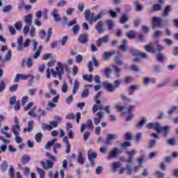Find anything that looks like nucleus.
<instances>
[{
  "label": "nucleus",
  "instance_id": "1",
  "mask_svg": "<svg viewBox=\"0 0 178 178\" xmlns=\"http://www.w3.org/2000/svg\"><path fill=\"white\" fill-rule=\"evenodd\" d=\"M120 84H122V79L114 81V86L108 81H105L103 83V87L106 88L108 92H113V91L116 90V88H119V87H120Z\"/></svg>",
  "mask_w": 178,
  "mask_h": 178
},
{
  "label": "nucleus",
  "instance_id": "2",
  "mask_svg": "<svg viewBox=\"0 0 178 178\" xmlns=\"http://www.w3.org/2000/svg\"><path fill=\"white\" fill-rule=\"evenodd\" d=\"M29 80V83H33L34 81V76L33 74H17L15 78L14 79V83H19L20 80L25 81Z\"/></svg>",
  "mask_w": 178,
  "mask_h": 178
},
{
  "label": "nucleus",
  "instance_id": "3",
  "mask_svg": "<svg viewBox=\"0 0 178 178\" xmlns=\"http://www.w3.org/2000/svg\"><path fill=\"white\" fill-rule=\"evenodd\" d=\"M147 129H153L154 130H156V131L158 133V134H161L162 133V126L159 122H150L147 124L146 125Z\"/></svg>",
  "mask_w": 178,
  "mask_h": 178
},
{
  "label": "nucleus",
  "instance_id": "4",
  "mask_svg": "<svg viewBox=\"0 0 178 178\" xmlns=\"http://www.w3.org/2000/svg\"><path fill=\"white\" fill-rule=\"evenodd\" d=\"M138 152V150L137 149H133V150H127L126 154H127L128 159L125 160V162H127L128 163H132L134 161L135 155Z\"/></svg>",
  "mask_w": 178,
  "mask_h": 178
},
{
  "label": "nucleus",
  "instance_id": "5",
  "mask_svg": "<svg viewBox=\"0 0 178 178\" xmlns=\"http://www.w3.org/2000/svg\"><path fill=\"white\" fill-rule=\"evenodd\" d=\"M15 124L13 126V133L15 136H19V131H20V122H19V118L15 117Z\"/></svg>",
  "mask_w": 178,
  "mask_h": 178
},
{
  "label": "nucleus",
  "instance_id": "6",
  "mask_svg": "<svg viewBox=\"0 0 178 178\" xmlns=\"http://www.w3.org/2000/svg\"><path fill=\"white\" fill-rule=\"evenodd\" d=\"M152 25L153 27H161L163 26V19L159 17H153Z\"/></svg>",
  "mask_w": 178,
  "mask_h": 178
},
{
  "label": "nucleus",
  "instance_id": "7",
  "mask_svg": "<svg viewBox=\"0 0 178 178\" xmlns=\"http://www.w3.org/2000/svg\"><path fill=\"white\" fill-rule=\"evenodd\" d=\"M109 42V35H106L102 38H99L97 41V47H99L102 44Z\"/></svg>",
  "mask_w": 178,
  "mask_h": 178
},
{
  "label": "nucleus",
  "instance_id": "8",
  "mask_svg": "<svg viewBox=\"0 0 178 178\" xmlns=\"http://www.w3.org/2000/svg\"><path fill=\"white\" fill-rule=\"evenodd\" d=\"M40 165L45 170H48L49 169H52V168H54V162L51 161L50 160H47V163H45L44 161H41Z\"/></svg>",
  "mask_w": 178,
  "mask_h": 178
},
{
  "label": "nucleus",
  "instance_id": "9",
  "mask_svg": "<svg viewBox=\"0 0 178 178\" xmlns=\"http://www.w3.org/2000/svg\"><path fill=\"white\" fill-rule=\"evenodd\" d=\"M78 41L80 42V44H87V42H88V34H80L78 38Z\"/></svg>",
  "mask_w": 178,
  "mask_h": 178
},
{
  "label": "nucleus",
  "instance_id": "10",
  "mask_svg": "<svg viewBox=\"0 0 178 178\" xmlns=\"http://www.w3.org/2000/svg\"><path fill=\"white\" fill-rule=\"evenodd\" d=\"M95 29H96L98 34H102V33H104V31H105V24H104L102 23V21H99L97 24Z\"/></svg>",
  "mask_w": 178,
  "mask_h": 178
},
{
  "label": "nucleus",
  "instance_id": "11",
  "mask_svg": "<svg viewBox=\"0 0 178 178\" xmlns=\"http://www.w3.org/2000/svg\"><path fill=\"white\" fill-rule=\"evenodd\" d=\"M34 129V120H30L28 122V127L27 128H24L23 130V133L26 134L27 133H30L31 131H33Z\"/></svg>",
  "mask_w": 178,
  "mask_h": 178
},
{
  "label": "nucleus",
  "instance_id": "12",
  "mask_svg": "<svg viewBox=\"0 0 178 178\" xmlns=\"http://www.w3.org/2000/svg\"><path fill=\"white\" fill-rule=\"evenodd\" d=\"M102 17V15L99 14L97 16L95 15L94 13H90V24H92V23L99 20Z\"/></svg>",
  "mask_w": 178,
  "mask_h": 178
},
{
  "label": "nucleus",
  "instance_id": "13",
  "mask_svg": "<svg viewBox=\"0 0 178 178\" xmlns=\"http://www.w3.org/2000/svg\"><path fill=\"white\" fill-rule=\"evenodd\" d=\"M51 15L55 22H60L62 20V17L58 14V10L56 8L53 10Z\"/></svg>",
  "mask_w": 178,
  "mask_h": 178
},
{
  "label": "nucleus",
  "instance_id": "14",
  "mask_svg": "<svg viewBox=\"0 0 178 178\" xmlns=\"http://www.w3.org/2000/svg\"><path fill=\"white\" fill-rule=\"evenodd\" d=\"M97 152H93L90 154V165L94 166L95 165V159H97Z\"/></svg>",
  "mask_w": 178,
  "mask_h": 178
},
{
  "label": "nucleus",
  "instance_id": "15",
  "mask_svg": "<svg viewBox=\"0 0 178 178\" xmlns=\"http://www.w3.org/2000/svg\"><path fill=\"white\" fill-rule=\"evenodd\" d=\"M115 138H118V136L115 134H108L104 144L106 145H109V144H111V141H112V140H115Z\"/></svg>",
  "mask_w": 178,
  "mask_h": 178
},
{
  "label": "nucleus",
  "instance_id": "16",
  "mask_svg": "<svg viewBox=\"0 0 178 178\" xmlns=\"http://www.w3.org/2000/svg\"><path fill=\"white\" fill-rule=\"evenodd\" d=\"M54 119L56 121H50V124L51 126V127H58V126L59 125V122H60V117L59 116H55Z\"/></svg>",
  "mask_w": 178,
  "mask_h": 178
},
{
  "label": "nucleus",
  "instance_id": "17",
  "mask_svg": "<svg viewBox=\"0 0 178 178\" xmlns=\"http://www.w3.org/2000/svg\"><path fill=\"white\" fill-rule=\"evenodd\" d=\"M140 88V86L138 85H131L129 87V95H133L134 92L137 91V90Z\"/></svg>",
  "mask_w": 178,
  "mask_h": 178
},
{
  "label": "nucleus",
  "instance_id": "18",
  "mask_svg": "<svg viewBox=\"0 0 178 178\" xmlns=\"http://www.w3.org/2000/svg\"><path fill=\"white\" fill-rule=\"evenodd\" d=\"M127 40L124 39L122 40V44L119 46V49L122 52H127Z\"/></svg>",
  "mask_w": 178,
  "mask_h": 178
},
{
  "label": "nucleus",
  "instance_id": "19",
  "mask_svg": "<svg viewBox=\"0 0 178 178\" xmlns=\"http://www.w3.org/2000/svg\"><path fill=\"white\" fill-rule=\"evenodd\" d=\"M145 51L147 52H152V54H156V49H155V47L151 45V44H147L145 47Z\"/></svg>",
  "mask_w": 178,
  "mask_h": 178
},
{
  "label": "nucleus",
  "instance_id": "20",
  "mask_svg": "<svg viewBox=\"0 0 178 178\" xmlns=\"http://www.w3.org/2000/svg\"><path fill=\"white\" fill-rule=\"evenodd\" d=\"M165 59H166V56L163 53L159 52L156 56V60L158 62L162 63L163 60H165Z\"/></svg>",
  "mask_w": 178,
  "mask_h": 178
},
{
  "label": "nucleus",
  "instance_id": "21",
  "mask_svg": "<svg viewBox=\"0 0 178 178\" xmlns=\"http://www.w3.org/2000/svg\"><path fill=\"white\" fill-rule=\"evenodd\" d=\"M8 161H3V162L0 165V169L1 172L4 173V172H6V170H8Z\"/></svg>",
  "mask_w": 178,
  "mask_h": 178
},
{
  "label": "nucleus",
  "instance_id": "22",
  "mask_svg": "<svg viewBox=\"0 0 178 178\" xmlns=\"http://www.w3.org/2000/svg\"><path fill=\"white\" fill-rule=\"evenodd\" d=\"M171 10H172V6H167L163 10V17H168Z\"/></svg>",
  "mask_w": 178,
  "mask_h": 178
},
{
  "label": "nucleus",
  "instance_id": "23",
  "mask_svg": "<svg viewBox=\"0 0 178 178\" xmlns=\"http://www.w3.org/2000/svg\"><path fill=\"white\" fill-rule=\"evenodd\" d=\"M79 87H80V82H79L78 81H74V86L72 89V93L74 95L77 94V91H79Z\"/></svg>",
  "mask_w": 178,
  "mask_h": 178
},
{
  "label": "nucleus",
  "instance_id": "24",
  "mask_svg": "<svg viewBox=\"0 0 178 178\" xmlns=\"http://www.w3.org/2000/svg\"><path fill=\"white\" fill-rule=\"evenodd\" d=\"M118 151H119V149L118 148H115L113 149V151H112L110 153V154L107 157V159H108V161H109L110 159H112V158H116V156H118Z\"/></svg>",
  "mask_w": 178,
  "mask_h": 178
},
{
  "label": "nucleus",
  "instance_id": "25",
  "mask_svg": "<svg viewBox=\"0 0 178 178\" xmlns=\"http://www.w3.org/2000/svg\"><path fill=\"white\" fill-rule=\"evenodd\" d=\"M147 123V118L143 117L141 120L136 124V127H137L138 129H140V127H143V126H144V124H145Z\"/></svg>",
  "mask_w": 178,
  "mask_h": 178
},
{
  "label": "nucleus",
  "instance_id": "26",
  "mask_svg": "<svg viewBox=\"0 0 178 178\" xmlns=\"http://www.w3.org/2000/svg\"><path fill=\"white\" fill-rule=\"evenodd\" d=\"M129 15H127V14H124L122 15L121 18L120 19V22L121 23V24H126V23H127V22H129Z\"/></svg>",
  "mask_w": 178,
  "mask_h": 178
},
{
  "label": "nucleus",
  "instance_id": "27",
  "mask_svg": "<svg viewBox=\"0 0 178 178\" xmlns=\"http://www.w3.org/2000/svg\"><path fill=\"white\" fill-rule=\"evenodd\" d=\"M24 19L25 23L27 24V26H31V19H33V15L29 14L24 17Z\"/></svg>",
  "mask_w": 178,
  "mask_h": 178
},
{
  "label": "nucleus",
  "instance_id": "28",
  "mask_svg": "<svg viewBox=\"0 0 178 178\" xmlns=\"http://www.w3.org/2000/svg\"><path fill=\"white\" fill-rule=\"evenodd\" d=\"M170 129H172L169 126H165V127H161V133L163 131V136H168L169 134V132L170 131Z\"/></svg>",
  "mask_w": 178,
  "mask_h": 178
},
{
  "label": "nucleus",
  "instance_id": "29",
  "mask_svg": "<svg viewBox=\"0 0 178 178\" xmlns=\"http://www.w3.org/2000/svg\"><path fill=\"white\" fill-rule=\"evenodd\" d=\"M30 159H31V158H30V156L24 155L22 156L21 162L22 165H26V163H29V162H30Z\"/></svg>",
  "mask_w": 178,
  "mask_h": 178
},
{
  "label": "nucleus",
  "instance_id": "30",
  "mask_svg": "<svg viewBox=\"0 0 178 178\" xmlns=\"http://www.w3.org/2000/svg\"><path fill=\"white\" fill-rule=\"evenodd\" d=\"M42 137H44V135L41 132H38L35 136V140L36 143H41L42 140Z\"/></svg>",
  "mask_w": 178,
  "mask_h": 178
},
{
  "label": "nucleus",
  "instance_id": "31",
  "mask_svg": "<svg viewBox=\"0 0 178 178\" xmlns=\"http://www.w3.org/2000/svg\"><path fill=\"white\" fill-rule=\"evenodd\" d=\"M144 81L145 86H148V84H154L156 81V79L155 78H145Z\"/></svg>",
  "mask_w": 178,
  "mask_h": 178
},
{
  "label": "nucleus",
  "instance_id": "32",
  "mask_svg": "<svg viewBox=\"0 0 178 178\" xmlns=\"http://www.w3.org/2000/svg\"><path fill=\"white\" fill-rule=\"evenodd\" d=\"M77 162L80 165H84V156H83L82 152H79Z\"/></svg>",
  "mask_w": 178,
  "mask_h": 178
},
{
  "label": "nucleus",
  "instance_id": "33",
  "mask_svg": "<svg viewBox=\"0 0 178 178\" xmlns=\"http://www.w3.org/2000/svg\"><path fill=\"white\" fill-rule=\"evenodd\" d=\"M127 37L130 40H133V38H136V31H129L127 33Z\"/></svg>",
  "mask_w": 178,
  "mask_h": 178
},
{
  "label": "nucleus",
  "instance_id": "34",
  "mask_svg": "<svg viewBox=\"0 0 178 178\" xmlns=\"http://www.w3.org/2000/svg\"><path fill=\"white\" fill-rule=\"evenodd\" d=\"M36 170H37V172L39 173V175H40L39 178H44L45 177V171H44V170L37 167Z\"/></svg>",
  "mask_w": 178,
  "mask_h": 178
},
{
  "label": "nucleus",
  "instance_id": "35",
  "mask_svg": "<svg viewBox=\"0 0 178 178\" xmlns=\"http://www.w3.org/2000/svg\"><path fill=\"white\" fill-rule=\"evenodd\" d=\"M102 105L95 104L92 108V113H95L96 112H98V111H102Z\"/></svg>",
  "mask_w": 178,
  "mask_h": 178
},
{
  "label": "nucleus",
  "instance_id": "36",
  "mask_svg": "<svg viewBox=\"0 0 178 178\" xmlns=\"http://www.w3.org/2000/svg\"><path fill=\"white\" fill-rule=\"evenodd\" d=\"M90 129V120H88L87 124H82L81 127V132L84 133V131L86 129Z\"/></svg>",
  "mask_w": 178,
  "mask_h": 178
},
{
  "label": "nucleus",
  "instance_id": "37",
  "mask_svg": "<svg viewBox=\"0 0 178 178\" xmlns=\"http://www.w3.org/2000/svg\"><path fill=\"white\" fill-rule=\"evenodd\" d=\"M107 26L108 27V30H113V28L115 27V22L111 19H108L107 21Z\"/></svg>",
  "mask_w": 178,
  "mask_h": 178
},
{
  "label": "nucleus",
  "instance_id": "38",
  "mask_svg": "<svg viewBox=\"0 0 178 178\" xmlns=\"http://www.w3.org/2000/svg\"><path fill=\"white\" fill-rule=\"evenodd\" d=\"M57 65H58V70L60 72V74L61 76L63 73H65V67H63V65H62V63L60 62H58Z\"/></svg>",
  "mask_w": 178,
  "mask_h": 178
},
{
  "label": "nucleus",
  "instance_id": "39",
  "mask_svg": "<svg viewBox=\"0 0 178 178\" xmlns=\"http://www.w3.org/2000/svg\"><path fill=\"white\" fill-rule=\"evenodd\" d=\"M15 27L16 30H18V31H19V30H22V28L23 27V23H22V21H18L15 22Z\"/></svg>",
  "mask_w": 178,
  "mask_h": 178
},
{
  "label": "nucleus",
  "instance_id": "40",
  "mask_svg": "<svg viewBox=\"0 0 178 178\" xmlns=\"http://www.w3.org/2000/svg\"><path fill=\"white\" fill-rule=\"evenodd\" d=\"M56 71H54V70H51L52 76L54 77H56V76H60V72H59V67H56Z\"/></svg>",
  "mask_w": 178,
  "mask_h": 178
},
{
  "label": "nucleus",
  "instance_id": "41",
  "mask_svg": "<svg viewBox=\"0 0 178 178\" xmlns=\"http://www.w3.org/2000/svg\"><path fill=\"white\" fill-rule=\"evenodd\" d=\"M113 68L115 70V77L118 79V77H120V72H122V69L118 67L116 65H113Z\"/></svg>",
  "mask_w": 178,
  "mask_h": 178
},
{
  "label": "nucleus",
  "instance_id": "42",
  "mask_svg": "<svg viewBox=\"0 0 178 178\" xmlns=\"http://www.w3.org/2000/svg\"><path fill=\"white\" fill-rule=\"evenodd\" d=\"M113 55H115V51L104 52V57L106 58V59H111V58L113 56Z\"/></svg>",
  "mask_w": 178,
  "mask_h": 178
},
{
  "label": "nucleus",
  "instance_id": "43",
  "mask_svg": "<svg viewBox=\"0 0 178 178\" xmlns=\"http://www.w3.org/2000/svg\"><path fill=\"white\" fill-rule=\"evenodd\" d=\"M51 37H52V28H49L47 31V38H46V42H49L51 40Z\"/></svg>",
  "mask_w": 178,
  "mask_h": 178
},
{
  "label": "nucleus",
  "instance_id": "44",
  "mask_svg": "<svg viewBox=\"0 0 178 178\" xmlns=\"http://www.w3.org/2000/svg\"><path fill=\"white\" fill-rule=\"evenodd\" d=\"M124 139L127 141H133V136H131V133L127 132L124 135Z\"/></svg>",
  "mask_w": 178,
  "mask_h": 178
},
{
  "label": "nucleus",
  "instance_id": "45",
  "mask_svg": "<svg viewBox=\"0 0 178 178\" xmlns=\"http://www.w3.org/2000/svg\"><path fill=\"white\" fill-rule=\"evenodd\" d=\"M87 87H90V86H86L83 91L81 94V98H86L88 95V88Z\"/></svg>",
  "mask_w": 178,
  "mask_h": 178
},
{
  "label": "nucleus",
  "instance_id": "46",
  "mask_svg": "<svg viewBox=\"0 0 178 178\" xmlns=\"http://www.w3.org/2000/svg\"><path fill=\"white\" fill-rule=\"evenodd\" d=\"M119 168H120V162H119V161L114 162L113 165V172H115L116 170H118V169H119Z\"/></svg>",
  "mask_w": 178,
  "mask_h": 178
},
{
  "label": "nucleus",
  "instance_id": "47",
  "mask_svg": "<svg viewBox=\"0 0 178 178\" xmlns=\"http://www.w3.org/2000/svg\"><path fill=\"white\" fill-rule=\"evenodd\" d=\"M177 109V106H172L167 112V113H168V115H173V113H175V112H176V110Z\"/></svg>",
  "mask_w": 178,
  "mask_h": 178
},
{
  "label": "nucleus",
  "instance_id": "48",
  "mask_svg": "<svg viewBox=\"0 0 178 178\" xmlns=\"http://www.w3.org/2000/svg\"><path fill=\"white\" fill-rule=\"evenodd\" d=\"M136 10H137L138 12L143 10V6L141 5V3H140V1H138V0H137L136 2Z\"/></svg>",
  "mask_w": 178,
  "mask_h": 178
},
{
  "label": "nucleus",
  "instance_id": "49",
  "mask_svg": "<svg viewBox=\"0 0 178 178\" xmlns=\"http://www.w3.org/2000/svg\"><path fill=\"white\" fill-rule=\"evenodd\" d=\"M126 171H127V175H132L133 166H131L130 164L127 165Z\"/></svg>",
  "mask_w": 178,
  "mask_h": 178
},
{
  "label": "nucleus",
  "instance_id": "50",
  "mask_svg": "<svg viewBox=\"0 0 178 178\" xmlns=\"http://www.w3.org/2000/svg\"><path fill=\"white\" fill-rule=\"evenodd\" d=\"M156 144V140L155 139H150L149 140V148H154Z\"/></svg>",
  "mask_w": 178,
  "mask_h": 178
},
{
  "label": "nucleus",
  "instance_id": "51",
  "mask_svg": "<svg viewBox=\"0 0 178 178\" xmlns=\"http://www.w3.org/2000/svg\"><path fill=\"white\" fill-rule=\"evenodd\" d=\"M122 148H127L129 147H131V143L130 141H125L121 143Z\"/></svg>",
  "mask_w": 178,
  "mask_h": 178
},
{
  "label": "nucleus",
  "instance_id": "52",
  "mask_svg": "<svg viewBox=\"0 0 178 178\" xmlns=\"http://www.w3.org/2000/svg\"><path fill=\"white\" fill-rule=\"evenodd\" d=\"M120 98L122 101H126L127 102H131V99L127 97L124 94L120 95Z\"/></svg>",
  "mask_w": 178,
  "mask_h": 178
},
{
  "label": "nucleus",
  "instance_id": "53",
  "mask_svg": "<svg viewBox=\"0 0 178 178\" xmlns=\"http://www.w3.org/2000/svg\"><path fill=\"white\" fill-rule=\"evenodd\" d=\"M46 156L49 158V159H51V161H52L53 162H55V161H56V158L48 152L46 153Z\"/></svg>",
  "mask_w": 178,
  "mask_h": 178
},
{
  "label": "nucleus",
  "instance_id": "54",
  "mask_svg": "<svg viewBox=\"0 0 178 178\" xmlns=\"http://www.w3.org/2000/svg\"><path fill=\"white\" fill-rule=\"evenodd\" d=\"M52 58V54H46L42 56V60H48V59H51Z\"/></svg>",
  "mask_w": 178,
  "mask_h": 178
},
{
  "label": "nucleus",
  "instance_id": "55",
  "mask_svg": "<svg viewBox=\"0 0 178 178\" xmlns=\"http://www.w3.org/2000/svg\"><path fill=\"white\" fill-rule=\"evenodd\" d=\"M19 87L18 84L13 85L10 87V92H15V91H17V88Z\"/></svg>",
  "mask_w": 178,
  "mask_h": 178
},
{
  "label": "nucleus",
  "instance_id": "56",
  "mask_svg": "<svg viewBox=\"0 0 178 178\" xmlns=\"http://www.w3.org/2000/svg\"><path fill=\"white\" fill-rule=\"evenodd\" d=\"M12 58V50H8V53L5 56V60H10Z\"/></svg>",
  "mask_w": 178,
  "mask_h": 178
},
{
  "label": "nucleus",
  "instance_id": "57",
  "mask_svg": "<svg viewBox=\"0 0 178 178\" xmlns=\"http://www.w3.org/2000/svg\"><path fill=\"white\" fill-rule=\"evenodd\" d=\"M72 31L74 34H78L79 31H80V26L79 25H74L73 26Z\"/></svg>",
  "mask_w": 178,
  "mask_h": 178
},
{
  "label": "nucleus",
  "instance_id": "58",
  "mask_svg": "<svg viewBox=\"0 0 178 178\" xmlns=\"http://www.w3.org/2000/svg\"><path fill=\"white\" fill-rule=\"evenodd\" d=\"M33 59L31 58H29L26 60V67H33Z\"/></svg>",
  "mask_w": 178,
  "mask_h": 178
},
{
  "label": "nucleus",
  "instance_id": "59",
  "mask_svg": "<svg viewBox=\"0 0 178 178\" xmlns=\"http://www.w3.org/2000/svg\"><path fill=\"white\" fill-rule=\"evenodd\" d=\"M8 30H9L11 35H15V34H16V29H15V27H13V26H9Z\"/></svg>",
  "mask_w": 178,
  "mask_h": 178
},
{
  "label": "nucleus",
  "instance_id": "60",
  "mask_svg": "<svg viewBox=\"0 0 178 178\" xmlns=\"http://www.w3.org/2000/svg\"><path fill=\"white\" fill-rule=\"evenodd\" d=\"M67 83L66 82H63V86L61 88V90L62 91L64 92V93H66L67 92Z\"/></svg>",
  "mask_w": 178,
  "mask_h": 178
},
{
  "label": "nucleus",
  "instance_id": "61",
  "mask_svg": "<svg viewBox=\"0 0 178 178\" xmlns=\"http://www.w3.org/2000/svg\"><path fill=\"white\" fill-rule=\"evenodd\" d=\"M9 175L10 178H15V169L13 167L10 168Z\"/></svg>",
  "mask_w": 178,
  "mask_h": 178
},
{
  "label": "nucleus",
  "instance_id": "62",
  "mask_svg": "<svg viewBox=\"0 0 178 178\" xmlns=\"http://www.w3.org/2000/svg\"><path fill=\"white\" fill-rule=\"evenodd\" d=\"M40 38L42 39L45 38V35H47V32L45 31V30L42 29L39 33Z\"/></svg>",
  "mask_w": 178,
  "mask_h": 178
},
{
  "label": "nucleus",
  "instance_id": "63",
  "mask_svg": "<svg viewBox=\"0 0 178 178\" xmlns=\"http://www.w3.org/2000/svg\"><path fill=\"white\" fill-rule=\"evenodd\" d=\"M15 105L14 106L15 111H20V101H17L15 103Z\"/></svg>",
  "mask_w": 178,
  "mask_h": 178
},
{
  "label": "nucleus",
  "instance_id": "64",
  "mask_svg": "<svg viewBox=\"0 0 178 178\" xmlns=\"http://www.w3.org/2000/svg\"><path fill=\"white\" fill-rule=\"evenodd\" d=\"M17 102H16V96H13L10 98L9 100V104L10 105H15V103Z\"/></svg>",
  "mask_w": 178,
  "mask_h": 178
}]
</instances>
